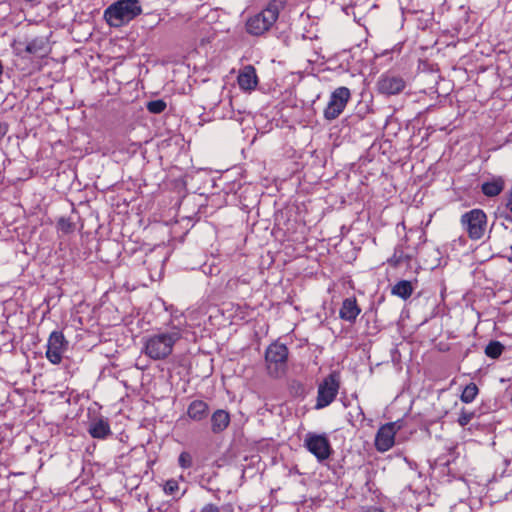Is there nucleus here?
I'll return each instance as SVG.
<instances>
[{"mask_svg": "<svg viewBox=\"0 0 512 512\" xmlns=\"http://www.w3.org/2000/svg\"><path fill=\"white\" fill-rule=\"evenodd\" d=\"M184 324L172 321L166 330L159 331L145 338L144 353L152 360H163L171 355L174 345L182 338Z\"/></svg>", "mask_w": 512, "mask_h": 512, "instance_id": "nucleus-1", "label": "nucleus"}, {"mask_svg": "<svg viewBox=\"0 0 512 512\" xmlns=\"http://www.w3.org/2000/svg\"><path fill=\"white\" fill-rule=\"evenodd\" d=\"M284 7L285 0H270L264 9L247 19L246 32L252 36L264 35L275 24Z\"/></svg>", "mask_w": 512, "mask_h": 512, "instance_id": "nucleus-2", "label": "nucleus"}, {"mask_svg": "<svg viewBox=\"0 0 512 512\" xmlns=\"http://www.w3.org/2000/svg\"><path fill=\"white\" fill-rule=\"evenodd\" d=\"M142 13L138 0H119L104 11V19L110 27L119 28Z\"/></svg>", "mask_w": 512, "mask_h": 512, "instance_id": "nucleus-3", "label": "nucleus"}, {"mask_svg": "<svg viewBox=\"0 0 512 512\" xmlns=\"http://www.w3.org/2000/svg\"><path fill=\"white\" fill-rule=\"evenodd\" d=\"M288 349L284 344L274 342L265 352L266 369L269 376L279 378L287 369Z\"/></svg>", "mask_w": 512, "mask_h": 512, "instance_id": "nucleus-4", "label": "nucleus"}, {"mask_svg": "<svg viewBox=\"0 0 512 512\" xmlns=\"http://www.w3.org/2000/svg\"><path fill=\"white\" fill-rule=\"evenodd\" d=\"M461 225L472 240L481 239L486 231L487 216L481 209H472L461 216Z\"/></svg>", "mask_w": 512, "mask_h": 512, "instance_id": "nucleus-5", "label": "nucleus"}, {"mask_svg": "<svg viewBox=\"0 0 512 512\" xmlns=\"http://www.w3.org/2000/svg\"><path fill=\"white\" fill-rule=\"evenodd\" d=\"M340 388L339 373L332 372L326 376L318 386L315 408L323 409L330 405L336 398Z\"/></svg>", "mask_w": 512, "mask_h": 512, "instance_id": "nucleus-6", "label": "nucleus"}, {"mask_svg": "<svg viewBox=\"0 0 512 512\" xmlns=\"http://www.w3.org/2000/svg\"><path fill=\"white\" fill-rule=\"evenodd\" d=\"M350 99L351 92L349 88L344 86L336 88L331 93L328 104L324 109V118L329 121L338 118L343 113Z\"/></svg>", "mask_w": 512, "mask_h": 512, "instance_id": "nucleus-7", "label": "nucleus"}, {"mask_svg": "<svg viewBox=\"0 0 512 512\" xmlns=\"http://www.w3.org/2000/svg\"><path fill=\"white\" fill-rule=\"evenodd\" d=\"M304 447L319 462L327 460L333 452L330 441L325 434L307 433L304 439Z\"/></svg>", "mask_w": 512, "mask_h": 512, "instance_id": "nucleus-8", "label": "nucleus"}, {"mask_svg": "<svg viewBox=\"0 0 512 512\" xmlns=\"http://www.w3.org/2000/svg\"><path fill=\"white\" fill-rule=\"evenodd\" d=\"M68 346L69 342L63 332L57 330L51 332L46 344L45 356L47 360L54 365L60 364Z\"/></svg>", "mask_w": 512, "mask_h": 512, "instance_id": "nucleus-9", "label": "nucleus"}, {"mask_svg": "<svg viewBox=\"0 0 512 512\" xmlns=\"http://www.w3.org/2000/svg\"><path fill=\"white\" fill-rule=\"evenodd\" d=\"M377 87L381 94L396 95L405 88V81L400 76L384 74L379 78Z\"/></svg>", "mask_w": 512, "mask_h": 512, "instance_id": "nucleus-10", "label": "nucleus"}, {"mask_svg": "<svg viewBox=\"0 0 512 512\" xmlns=\"http://www.w3.org/2000/svg\"><path fill=\"white\" fill-rule=\"evenodd\" d=\"M395 423H386L381 426L375 437V447L379 452H386L395 442Z\"/></svg>", "mask_w": 512, "mask_h": 512, "instance_id": "nucleus-11", "label": "nucleus"}, {"mask_svg": "<svg viewBox=\"0 0 512 512\" xmlns=\"http://www.w3.org/2000/svg\"><path fill=\"white\" fill-rule=\"evenodd\" d=\"M238 84L242 90H253L258 84L256 70L252 65L244 66L238 75Z\"/></svg>", "mask_w": 512, "mask_h": 512, "instance_id": "nucleus-12", "label": "nucleus"}, {"mask_svg": "<svg viewBox=\"0 0 512 512\" xmlns=\"http://www.w3.org/2000/svg\"><path fill=\"white\" fill-rule=\"evenodd\" d=\"M415 254V248L404 246V244H399L395 247L394 253L388 262L395 267L402 263L408 264L415 257Z\"/></svg>", "mask_w": 512, "mask_h": 512, "instance_id": "nucleus-13", "label": "nucleus"}, {"mask_svg": "<svg viewBox=\"0 0 512 512\" xmlns=\"http://www.w3.org/2000/svg\"><path fill=\"white\" fill-rule=\"evenodd\" d=\"M360 312L361 309L359 308L356 299L350 297L343 300L339 316L344 321L354 323Z\"/></svg>", "mask_w": 512, "mask_h": 512, "instance_id": "nucleus-14", "label": "nucleus"}, {"mask_svg": "<svg viewBox=\"0 0 512 512\" xmlns=\"http://www.w3.org/2000/svg\"><path fill=\"white\" fill-rule=\"evenodd\" d=\"M88 432L93 438L105 439L111 434L108 420L103 417L92 420L89 424Z\"/></svg>", "mask_w": 512, "mask_h": 512, "instance_id": "nucleus-15", "label": "nucleus"}, {"mask_svg": "<svg viewBox=\"0 0 512 512\" xmlns=\"http://www.w3.org/2000/svg\"><path fill=\"white\" fill-rule=\"evenodd\" d=\"M505 188V179L502 176H494L481 185L482 193L487 197L498 196Z\"/></svg>", "mask_w": 512, "mask_h": 512, "instance_id": "nucleus-16", "label": "nucleus"}, {"mask_svg": "<svg viewBox=\"0 0 512 512\" xmlns=\"http://www.w3.org/2000/svg\"><path fill=\"white\" fill-rule=\"evenodd\" d=\"M208 413L209 406L206 402L202 400L192 401L187 409V415L193 421L204 420L208 416Z\"/></svg>", "mask_w": 512, "mask_h": 512, "instance_id": "nucleus-17", "label": "nucleus"}, {"mask_svg": "<svg viewBox=\"0 0 512 512\" xmlns=\"http://www.w3.org/2000/svg\"><path fill=\"white\" fill-rule=\"evenodd\" d=\"M230 423V415L227 411L218 409L211 416V430L218 434L223 432Z\"/></svg>", "mask_w": 512, "mask_h": 512, "instance_id": "nucleus-18", "label": "nucleus"}, {"mask_svg": "<svg viewBox=\"0 0 512 512\" xmlns=\"http://www.w3.org/2000/svg\"><path fill=\"white\" fill-rule=\"evenodd\" d=\"M413 292V287L410 281L401 280L397 282L392 288V294L404 300L409 298Z\"/></svg>", "mask_w": 512, "mask_h": 512, "instance_id": "nucleus-19", "label": "nucleus"}, {"mask_svg": "<svg viewBox=\"0 0 512 512\" xmlns=\"http://www.w3.org/2000/svg\"><path fill=\"white\" fill-rule=\"evenodd\" d=\"M505 347L499 341H490L485 347V355L491 359H497L503 353Z\"/></svg>", "mask_w": 512, "mask_h": 512, "instance_id": "nucleus-20", "label": "nucleus"}, {"mask_svg": "<svg viewBox=\"0 0 512 512\" xmlns=\"http://www.w3.org/2000/svg\"><path fill=\"white\" fill-rule=\"evenodd\" d=\"M46 43L42 38L33 39L26 45V52L29 54H41L45 52Z\"/></svg>", "mask_w": 512, "mask_h": 512, "instance_id": "nucleus-21", "label": "nucleus"}, {"mask_svg": "<svg viewBox=\"0 0 512 512\" xmlns=\"http://www.w3.org/2000/svg\"><path fill=\"white\" fill-rule=\"evenodd\" d=\"M478 387L474 383L465 386L461 394V401L464 403H471L478 394Z\"/></svg>", "mask_w": 512, "mask_h": 512, "instance_id": "nucleus-22", "label": "nucleus"}, {"mask_svg": "<svg viewBox=\"0 0 512 512\" xmlns=\"http://www.w3.org/2000/svg\"><path fill=\"white\" fill-rule=\"evenodd\" d=\"M146 107L150 113L160 114L166 109L167 104L164 100L157 99V100L149 101L147 103Z\"/></svg>", "mask_w": 512, "mask_h": 512, "instance_id": "nucleus-23", "label": "nucleus"}, {"mask_svg": "<svg viewBox=\"0 0 512 512\" xmlns=\"http://www.w3.org/2000/svg\"><path fill=\"white\" fill-rule=\"evenodd\" d=\"M57 227L64 234H69L74 231L75 225L70 219L62 217L58 220Z\"/></svg>", "mask_w": 512, "mask_h": 512, "instance_id": "nucleus-24", "label": "nucleus"}, {"mask_svg": "<svg viewBox=\"0 0 512 512\" xmlns=\"http://www.w3.org/2000/svg\"><path fill=\"white\" fill-rule=\"evenodd\" d=\"M475 417V412L474 411H468V410H465V409H462L459 417H458V424L461 426V427H465L466 425L469 424V422Z\"/></svg>", "mask_w": 512, "mask_h": 512, "instance_id": "nucleus-25", "label": "nucleus"}, {"mask_svg": "<svg viewBox=\"0 0 512 512\" xmlns=\"http://www.w3.org/2000/svg\"><path fill=\"white\" fill-rule=\"evenodd\" d=\"M179 489L178 482L174 479H169L165 482L163 490L167 495H173Z\"/></svg>", "mask_w": 512, "mask_h": 512, "instance_id": "nucleus-26", "label": "nucleus"}, {"mask_svg": "<svg viewBox=\"0 0 512 512\" xmlns=\"http://www.w3.org/2000/svg\"><path fill=\"white\" fill-rule=\"evenodd\" d=\"M179 465L184 468H190L192 465V457L188 452H182L178 458Z\"/></svg>", "mask_w": 512, "mask_h": 512, "instance_id": "nucleus-27", "label": "nucleus"}, {"mask_svg": "<svg viewBox=\"0 0 512 512\" xmlns=\"http://www.w3.org/2000/svg\"><path fill=\"white\" fill-rule=\"evenodd\" d=\"M504 213L505 219L512 221V190L509 192L507 196Z\"/></svg>", "mask_w": 512, "mask_h": 512, "instance_id": "nucleus-28", "label": "nucleus"}, {"mask_svg": "<svg viewBox=\"0 0 512 512\" xmlns=\"http://www.w3.org/2000/svg\"><path fill=\"white\" fill-rule=\"evenodd\" d=\"M351 417H355L357 421L363 422L365 419L364 412L360 406L356 407L355 415L352 412L349 413Z\"/></svg>", "mask_w": 512, "mask_h": 512, "instance_id": "nucleus-29", "label": "nucleus"}, {"mask_svg": "<svg viewBox=\"0 0 512 512\" xmlns=\"http://www.w3.org/2000/svg\"><path fill=\"white\" fill-rule=\"evenodd\" d=\"M201 512H220L219 508L212 503L206 504L202 509Z\"/></svg>", "mask_w": 512, "mask_h": 512, "instance_id": "nucleus-30", "label": "nucleus"}, {"mask_svg": "<svg viewBox=\"0 0 512 512\" xmlns=\"http://www.w3.org/2000/svg\"><path fill=\"white\" fill-rule=\"evenodd\" d=\"M8 126L5 123L0 122V139L7 133Z\"/></svg>", "mask_w": 512, "mask_h": 512, "instance_id": "nucleus-31", "label": "nucleus"}, {"mask_svg": "<svg viewBox=\"0 0 512 512\" xmlns=\"http://www.w3.org/2000/svg\"><path fill=\"white\" fill-rule=\"evenodd\" d=\"M363 512H383L381 509L379 508H370V509H367Z\"/></svg>", "mask_w": 512, "mask_h": 512, "instance_id": "nucleus-32", "label": "nucleus"}]
</instances>
